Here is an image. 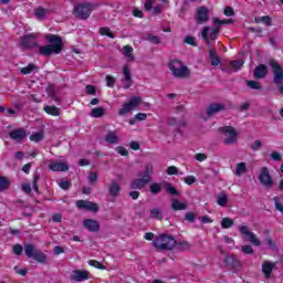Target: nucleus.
Instances as JSON below:
<instances>
[{
  "label": "nucleus",
  "mask_w": 283,
  "mask_h": 283,
  "mask_svg": "<svg viewBox=\"0 0 283 283\" xmlns=\"http://www.w3.org/2000/svg\"><path fill=\"white\" fill-rule=\"evenodd\" d=\"M45 39L50 44L40 46V54L43 56H50V54H61V50H63V40L61 36L48 34Z\"/></svg>",
  "instance_id": "f257e3e1"
},
{
  "label": "nucleus",
  "mask_w": 283,
  "mask_h": 283,
  "mask_svg": "<svg viewBox=\"0 0 283 283\" xmlns=\"http://www.w3.org/2000/svg\"><path fill=\"white\" fill-rule=\"evenodd\" d=\"M168 67L175 78H189L191 76V70L185 65L180 60H171L168 63Z\"/></svg>",
  "instance_id": "f03ea898"
},
{
  "label": "nucleus",
  "mask_w": 283,
  "mask_h": 283,
  "mask_svg": "<svg viewBox=\"0 0 283 283\" xmlns=\"http://www.w3.org/2000/svg\"><path fill=\"white\" fill-rule=\"evenodd\" d=\"M153 244L158 251H171L176 247V239L167 234H160L154 240Z\"/></svg>",
  "instance_id": "7ed1b4c3"
},
{
  "label": "nucleus",
  "mask_w": 283,
  "mask_h": 283,
  "mask_svg": "<svg viewBox=\"0 0 283 283\" xmlns=\"http://www.w3.org/2000/svg\"><path fill=\"white\" fill-rule=\"evenodd\" d=\"M239 233H241L245 242H250L253 247H262V240L248 226H239Z\"/></svg>",
  "instance_id": "20e7f679"
},
{
  "label": "nucleus",
  "mask_w": 283,
  "mask_h": 283,
  "mask_svg": "<svg viewBox=\"0 0 283 283\" xmlns=\"http://www.w3.org/2000/svg\"><path fill=\"white\" fill-rule=\"evenodd\" d=\"M223 134V145H235L238 144V130L231 126H224L221 128Z\"/></svg>",
  "instance_id": "39448f33"
},
{
  "label": "nucleus",
  "mask_w": 283,
  "mask_h": 283,
  "mask_svg": "<svg viewBox=\"0 0 283 283\" xmlns=\"http://www.w3.org/2000/svg\"><path fill=\"white\" fill-rule=\"evenodd\" d=\"M218 34H220V27H203L201 31V36L208 46L211 45V41H216Z\"/></svg>",
  "instance_id": "423d86ee"
},
{
  "label": "nucleus",
  "mask_w": 283,
  "mask_h": 283,
  "mask_svg": "<svg viewBox=\"0 0 283 283\" xmlns=\"http://www.w3.org/2000/svg\"><path fill=\"white\" fill-rule=\"evenodd\" d=\"M90 14H92V4L80 3L75 6L74 15L77 19H90Z\"/></svg>",
  "instance_id": "0eeeda50"
},
{
  "label": "nucleus",
  "mask_w": 283,
  "mask_h": 283,
  "mask_svg": "<svg viewBox=\"0 0 283 283\" xmlns=\"http://www.w3.org/2000/svg\"><path fill=\"white\" fill-rule=\"evenodd\" d=\"M270 67L274 74L273 81L276 85H283V70L282 65L277 63L275 60H270L269 62Z\"/></svg>",
  "instance_id": "6e6552de"
},
{
  "label": "nucleus",
  "mask_w": 283,
  "mask_h": 283,
  "mask_svg": "<svg viewBox=\"0 0 283 283\" xmlns=\"http://www.w3.org/2000/svg\"><path fill=\"white\" fill-rule=\"evenodd\" d=\"M259 180L263 187L266 189H271L273 187V177H271V174L269 172V168L262 167L260 169Z\"/></svg>",
  "instance_id": "1a4fd4ad"
},
{
  "label": "nucleus",
  "mask_w": 283,
  "mask_h": 283,
  "mask_svg": "<svg viewBox=\"0 0 283 283\" xmlns=\"http://www.w3.org/2000/svg\"><path fill=\"white\" fill-rule=\"evenodd\" d=\"M133 80H132V67L126 64L123 66V78H122V85L124 90H129L133 85Z\"/></svg>",
  "instance_id": "9d476101"
},
{
  "label": "nucleus",
  "mask_w": 283,
  "mask_h": 283,
  "mask_svg": "<svg viewBox=\"0 0 283 283\" xmlns=\"http://www.w3.org/2000/svg\"><path fill=\"white\" fill-rule=\"evenodd\" d=\"M151 180L149 177H144V175H139L138 178L134 179L132 181V189H144V187H147Z\"/></svg>",
  "instance_id": "9b49d317"
},
{
  "label": "nucleus",
  "mask_w": 283,
  "mask_h": 283,
  "mask_svg": "<svg viewBox=\"0 0 283 283\" xmlns=\"http://www.w3.org/2000/svg\"><path fill=\"white\" fill-rule=\"evenodd\" d=\"M36 45V34L31 33L29 35H25L21 41V48L24 50H28L30 48H35Z\"/></svg>",
  "instance_id": "f8f14e48"
},
{
  "label": "nucleus",
  "mask_w": 283,
  "mask_h": 283,
  "mask_svg": "<svg viewBox=\"0 0 283 283\" xmlns=\"http://www.w3.org/2000/svg\"><path fill=\"white\" fill-rule=\"evenodd\" d=\"M207 21H209V9L206 7H200L197 10V23L202 25L203 23H207Z\"/></svg>",
  "instance_id": "ddd939ff"
},
{
  "label": "nucleus",
  "mask_w": 283,
  "mask_h": 283,
  "mask_svg": "<svg viewBox=\"0 0 283 283\" xmlns=\"http://www.w3.org/2000/svg\"><path fill=\"white\" fill-rule=\"evenodd\" d=\"M71 280H73V282H85V280H90V272L85 270H75L71 275Z\"/></svg>",
  "instance_id": "4468645a"
},
{
  "label": "nucleus",
  "mask_w": 283,
  "mask_h": 283,
  "mask_svg": "<svg viewBox=\"0 0 283 283\" xmlns=\"http://www.w3.org/2000/svg\"><path fill=\"white\" fill-rule=\"evenodd\" d=\"M76 207L77 209H86V211H93V212L98 211V205L92 201L78 200L76 201Z\"/></svg>",
  "instance_id": "2eb2a0df"
},
{
  "label": "nucleus",
  "mask_w": 283,
  "mask_h": 283,
  "mask_svg": "<svg viewBox=\"0 0 283 283\" xmlns=\"http://www.w3.org/2000/svg\"><path fill=\"white\" fill-rule=\"evenodd\" d=\"M51 171H69L70 166L65 161H51L49 165Z\"/></svg>",
  "instance_id": "dca6fc26"
},
{
  "label": "nucleus",
  "mask_w": 283,
  "mask_h": 283,
  "mask_svg": "<svg viewBox=\"0 0 283 283\" xmlns=\"http://www.w3.org/2000/svg\"><path fill=\"white\" fill-rule=\"evenodd\" d=\"M242 65H244V61H230L229 66L223 69L224 72L228 74H231V72H238L239 70H242Z\"/></svg>",
  "instance_id": "f3484780"
},
{
  "label": "nucleus",
  "mask_w": 283,
  "mask_h": 283,
  "mask_svg": "<svg viewBox=\"0 0 283 283\" xmlns=\"http://www.w3.org/2000/svg\"><path fill=\"white\" fill-rule=\"evenodd\" d=\"M83 224H84V229H87V231L96 232V231H99L101 229V224L98 223V221L93 219L84 220Z\"/></svg>",
  "instance_id": "a211bd4d"
},
{
  "label": "nucleus",
  "mask_w": 283,
  "mask_h": 283,
  "mask_svg": "<svg viewBox=\"0 0 283 283\" xmlns=\"http://www.w3.org/2000/svg\"><path fill=\"white\" fill-rule=\"evenodd\" d=\"M120 54L124 55V57L126 59V61L128 63H132L135 61L134 57V48H132L130 45H125L123 46V49L120 50Z\"/></svg>",
  "instance_id": "6ab92c4d"
},
{
  "label": "nucleus",
  "mask_w": 283,
  "mask_h": 283,
  "mask_svg": "<svg viewBox=\"0 0 283 283\" xmlns=\"http://www.w3.org/2000/svg\"><path fill=\"white\" fill-rule=\"evenodd\" d=\"M273 269H275V263L271 261H264L262 263V273L264 274V277H266V280L271 277V273H273Z\"/></svg>",
  "instance_id": "aec40b11"
},
{
  "label": "nucleus",
  "mask_w": 283,
  "mask_h": 283,
  "mask_svg": "<svg viewBox=\"0 0 283 283\" xmlns=\"http://www.w3.org/2000/svg\"><path fill=\"white\" fill-rule=\"evenodd\" d=\"M108 193L111 198H118V193H120V185H118V181H111L108 185Z\"/></svg>",
  "instance_id": "412c9836"
},
{
  "label": "nucleus",
  "mask_w": 283,
  "mask_h": 283,
  "mask_svg": "<svg viewBox=\"0 0 283 283\" xmlns=\"http://www.w3.org/2000/svg\"><path fill=\"white\" fill-rule=\"evenodd\" d=\"M105 140L108 145H118L120 137H118V133H116V130H112L105 135Z\"/></svg>",
  "instance_id": "4be33fe9"
},
{
  "label": "nucleus",
  "mask_w": 283,
  "mask_h": 283,
  "mask_svg": "<svg viewBox=\"0 0 283 283\" xmlns=\"http://www.w3.org/2000/svg\"><path fill=\"white\" fill-rule=\"evenodd\" d=\"M219 112H224V104H211L207 109L208 116H213L216 114H219Z\"/></svg>",
  "instance_id": "5701e85b"
},
{
  "label": "nucleus",
  "mask_w": 283,
  "mask_h": 283,
  "mask_svg": "<svg viewBox=\"0 0 283 283\" xmlns=\"http://www.w3.org/2000/svg\"><path fill=\"white\" fill-rule=\"evenodd\" d=\"M249 171V168H247V164L244 161L238 163L234 166V176L240 178L241 176H244Z\"/></svg>",
  "instance_id": "b1692460"
},
{
  "label": "nucleus",
  "mask_w": 283,
  "mask_h": 283,
  "mask_svg": "<svg viewBox=\"0 0 283 283\" xmlns=\"http://www.w3.org/2000/svg\"><path fill=\"white\" fill-rule=\"evenodd\" d=\"M269 74V69L264 64H260L254 70V78H264Z\"/></svg>",
  "instance_id": "393cba45"
},
{
  "label": "nucleus",
  "mask_w": 283,
  "mask_h": 283,
  "mask_svg": "<svg viewBox=\"0 0 283 283\" xmlns=\"http://www.w3.org/2000/svg\"><path fill=\"white\" fill-rule=\"evenodd\" d=\"M224 263L227 264V266H231V269L240 266V261H238V258H235V255H226Z\"/></svg>",
  "instance_id": "a878e982"
},
{
  "label": "nucleus",
  "mask_w": 283,
  "mask_h": 283,
  "mask_svg": "<svg viewBox=\"0 0 283 283\" xmlns=\"http://www.w3.org/2000/svg\"><path fill=\"white\" fill-rule=\"evenodd\" d=\"M10 138H12V140H17L18 143L23 140V138H25L27 134L23 129H17L13 130L11 133H9Z\"/></svg>",
  "instance_id": "bb28decb"
},
{
  "label": "nucleus",
  "mask_w": 283,
  "mask_h": 283,
  "mask_svg": "<svg viewBox=\"0 0 283 283\" xmlns=\"http://www.w3.org/2000/svg\"><path fill=\"white\" fill-rule=\"evenodd\" d=\"M105 113H106V109L104 107H94L91 111L90 116L92 118H101V117L105 116Z\"/></svg>",
  "instance_id": "cd10ccee"
},
{
  "label": "nucleus",
  "mask_w": 283,
  "mask_h": 283,
  "mask_svg": "<svg viewBox=\"0 0 283 283\" xmlns=\"http://www.w3.org/2000/svg\"><path fill=\"white\" fill-rule=\"evenodd\" d=\"M171 209H174V211H185L187 203H182L178 199H172Z\"/></svg>",
  "instance_id": "c85d7f7f"
},
{
  "label": "nucleus",
  "mask_w": 283,
  "mask_h": 283,
  "mask_svg": "<svg viewBox=\"0 0 283 283\" xmlns=\"http://www.w3.org/2000/svg\"><path fill=\"white\" fill-rule=\"evenodd\" d=\"M229 202V196L226 192H220L217 196V205L224 207Z\"/></svg>",
  "instance_id": "c756f323"
},
{
  "label": "nucleus",
  "mask_w": 283,
  "mask_h": 283,
  "mask_svg": "<svg viewBox=\"0 0 283 283\" xmlns=\"http://www.w3.org/2000/svg\"><path fill=\"white\" fill-rule=\"evenodd\" d=\"M209 59L211 65H213L214 67L218 66V64L220 63V57L218 56V53H216L213 49L209 50Z\"/></svg>",
  "instance_id": "7c9ffc66"
},
{
  "label": "nucleus",
  "mask_w": 283,
  "mask_h": 283,
  "mask_svg": "<svg viewBox=\"0 0 283 283\" xmlns=\"http://www.w3.org/2000/svg\"><path fill=\"white\" fill-rule=\"evenodd\" d=\"M44 112L50 116H61V109L56 106H44Z\"/></svg>",
  "instance_id": "2f4dec72"
},
{
  "label": "nucleus",
  "mask_w": 283,
  "mask_h": 283,
  "mask_svg": "<svg viewBox=\"0 0 283 283\" xmlns=\"http://www.w3.org/2000/svg\"><path fill=\"white\" fill-rule=\"evenodd\" d=\"M33 260H35L36 262H40L41 264H45V262H48V256L45 255V253L41 251H36L33 254Z\"/></svg>",
  "instance_id": "473e14b6"
},
{
  "label": "nucleus",
  "mask_w": 283,
  "mask_h": 283,
  "mask_svg": "<svg viewBox=\"0 0 283 283\" xmlns=\"http://www.w3.org/2000/svg\"><path fill=\"white\" fill-rule=\"evenodd\" d=\"M151 174H154V165L147 164L145 166L144 172L140 175L144 176L145 178H148V180H151Z\"/></svg>",
  "instance_id": "72a5a7b5"
},
{
  "label": "nucleus",
  "mask_w": 283,
  "mask_h": 283,
  "mask_svg": "<svg viewBox=\"0 0 283 283\" xmlns=\"http://www.w3.org/2000/svg\"><path fill=\"white\" fill-rule=\"evenodd\" d=\"M140 103H143V98L134 96L128 102V105H130L132 109H136V107H140Z\"/></svg>",
  "instance_id": "f704fd0d"
},
{
  "label": "nucleus",
  "mask_w": 283,
  "mask_h": 283,
  "mask_svg": "<svg viewBox=\"0 0 283 283\" xmlns=\"http://www.w3.org/2000/svg\"><path fill=\"white\" fill-rule=\"evenodd\" d=\"M24 252L28 258H34V253H36V250L34 249V245L27 244L24 245Z\"/></svg>",
  "instance_id": "c9c22d12"
},
{
  "label": "nucleus",
  "mask_w": 283,
  "mask_h": 283,
  "mask_svg": "<svg viewBox=\"0 0 283 283\" xmlns=\"http://www.w3.org/2000/svg\"><path fill=\"white\" fill-rule=\"evenodd\" d=\"M231 227H233V219L226 217L221 220L222 229H231Z\"/></svg>",
  "instance_id": "e433bc0d"
},
{
  "label": "nucleus",
  "mask_w": 283,
  "mask_h": 283,
  "mask_svg": "<svg viewBox=\"0 0 283 283\" xmlns=\"http://www.w3.org/2000/svg\"><path fill=\"white\" fill-rule=\"evenodd\" d=\"M35 17L36 19H39L40 21H43V19H45V17H48V10L43 9V8H38L35 10Z\"/></svg>",
  "instance_id": "4c0bfd02"
},
{
  "label": "nucleus",
  "mask_w": 283,
  "mask_h": 283,
  "mask_svg": "<svg viewBox=\"0 0 283 283\" xmlns=\"http://www.w3.org/2000/svg\"><path fill=\"white\" fill-rule=\"evenodd\" d=\"M150 218H153L154 220H163V212L160 211V209L155 208L150 210Z\"/></svg>",
  "instance_id": "58836bf2"
},
{
  "label": "nucleus",
  "mask_w": 283,
  "mask_h": 283,
  "mask_svg": "<svg viewBox=\"0 0 283 283\" xmlns=\"http://www.w3.org/2000/svg\"><path fill=\"white\" fill-rule=\"evenodd\" d=\"M43 132H38L30 136V140H32V143H41V140H43Z\"/></svg>",
  "instance_id": "ea45409f"
},
{
  "label": "nucleus",
  "mask_w": 283,
  "mask_h": 283,
  "mask_svg": "<svg viewBox=\"0 0 283 283\" xmlns=\"http://www.w3.org/2000/svg\"><path fill=\"white\" fill-rule=\"evenodd\" d=\"M149 189H150V193L156 195V193H160V191H163V186L160 184L155 182L149 186Z\"/></svg>",
  "instance_id": "a19ab883"
},
{
  "label": "nucleus",
  "mask_w": 283,
  "mask_h": 283,
  "mask_svg": "<svg viewBox=\"0 0 283 283\" xmlns=\"http://www.w3.org/2000/svg\"><path fill=\"white\" fill-rule=\"evenodd\" d=\"M132 106L129 105V103H125L122 108L119 109L118 114L119 116H125V114H129V112H132Z\"/></svg>",
  "instance_id": "79ce46f5"
},
{
  "label": "nucleus",
  "mask_w": 283,
  "mask_h": 283,
  "mask_svg": "<svg viewBox=\"0 0 283 283\" xmlns=\"http://www.w3.org/2000/svg\"><path fill=\"white\" fill-rule=\"evenodd\" d=\"M250 149H252V151H260V150L262 149V140L255 139V140L250 145Z\"/></svg>",
  "instance_id": "37998d69"
},
{
  "label": "nucleus",
  "mask_w": 283,
  "mask_h": 283,
  "mask_svg": "<svg viewBox=\"0 0 283 283\" xmlns=\"http://www.w3.org/2000/svg\"><path fill=\"white\" fill-rule=\"evenodd\" d=\"M255 23H264V25H271V17L264 15L261 18H255Z\"/></svg>",
  "instance_id": "c03bdc74"
},
{
  "label": "nucleus",
  "mask_w": 283,
  "mask_h": 283,
  "mask_svg": "<svg viewBox=\"0 0 283 283\" xmlns=\"http://www.w3.org/2000/svg\"><path fill=\"white\" fill-rule=\"evenodd\" d=\"M10 187V181L6 177H0V191H6Z\"/></svg>",
  "instance_id": "a18cd8bd"
},
{
  "label": "nucleus",
  "mask_w": 283,
  "mask_h": 283,
  "mask_svg": "<svg viewBox=\"0 0 283 283\" xmlns=\"http://www.w3.org/2000/svg\"><path fill=\"white\" fill-rule=\"evenodd\" d=\"M99 34H102V36H108L109 39H114V33H112V30H109V28H101Z\"/></svg>",
  "instance_id": "49530a36"
},
{
  "label": "nucleus",
  "mask_w": 283,
  "mask_h": 283,
  "mask_svg": "<svg viewBox=\"0 0 283 283\" xmlns=\"http://www.w3.org/2000/svg\"><path fill=\"white\" fill-rule=\"evenodd\" d=\"M90 266H94V269H99L101 271H105V266L103 263L96 261V260H90L88 261Z\"/></svg>",
  "instance_id": "de8ad7c7"
},
{
  "label": "nucleus",
  "mask_w": 283,
  "mask_h": 283,
  "mask_svg": "<svg viewBox=\"0 0 283 283\" xmlns=\"http://www.w3.org/2000/svg\"><path fill=\"white\" fill-rule=\"evenodd\" d=\"M36 70V66L34 64H29L25 67L21 69V74H31V72H34Z\"/></svg>",
  "instance_id": "09e8293b"
},
{
  "label": "nucleus",
  "mask_w": 283,
  "mask_h": 283,
  "mask_svg": "<svg viewBox=\"0 0 283 283\" xmlns=\"http://www.w3.org/2000/svg\"><path fill=\"white\" fill-rule=\"evenodd\" d=\"M146 41H149V43H153L154 45H158V43H160V39L154 34L147 35Z\"/></svg>",
  "instance_id": "8fccbe9b"
},
{
  "label": "nucleus",
  "mask_w": 283,
  "mask_h": 283,
  "mask_svg": "<svg viewBox=\"0 0 283 283\" xmlns=\"http://www.w3.org/2000/svg\"><path fill=\"white\" fill-rule=\"evenodd\" d=\"M248 87H250L251 90H262V85H260V82H255V81H248L247 82Z\"/></svg>",
  "instance_id": "3c124183"
},
{
  "label": "nucleus",
  "mask_w": 283,
  "mask_h": 283,
  "mask_svg": "<svg viewBox=\"0 0 283 283\" xmlns=\"http://www.w3.org/2000/svg\"><path fill=\"white\" fill-rule=\"evenodd\" d=\"M241 251L245 255H253V247H251L249 244L241 247Z\"/></svg>",
  "instance_id": "603ef678"
},
{
  "label": "nucleus",
  "mask_w": 283,
  "mask_h": 283,
  "mask_svg": "<svg viewBox=\"0 0 283 283\" xmlns=\"http://www.w3.org/2000/svg\"><path fill=\"white\" fill-rule=\"evenodd\" d=\"M166 190L168 193H171V196H180V192H178V190H176L171 184L166 185Z\"/></svg>",
  "instance_id": "864d4df0"
},
{
  "label": "nucleus",
  "mask_w": 283,
  "mask_h": 283,
  "mask_svg": "<svg viewBox=\"0 0 283 283\" xmlns=\"http://www.w3.org/2000/svg\"><path fill=\"white\" fill-rule=\"evenodd\" d=\"M39 178H41V176L39 175V172H35L34 177H33V182H32V187L33 190L39 192Z\"/></svg>",
  "instance_id": "5fc2aeb1"
},
{
  "label": "nucleus",
  "mask_w": 283,
  "mask_h": 283,
  "mask_svg": "<svg viewBox=\"0 0 283 283\" xmlns=\"http://www.w3.org/2000/svg\"><path fill=\"white\" fill-rule=\"evenodd\" d=\"M264 244H266L269 249H275V241H273V238L271 237L264 239Z\"/></svg>",
  "instance_id": "6e6d98bb"
},
{
  "label": "nucleus",
  "mask_w": 283,
  "mask_h": 283,
  "mask_svg": "<svg viewBox=\"0 0 283 283\" xmlns=\"http://www.w3.org/2000/svg\"><path fill=\"white\" fill-rule=\"evenodd\" d=\"M166 174H168V176H178V168L176 166H170L167 168Z\"/></svg>",
  "instance_id": "4d7b16f0"
},
{
  "label": "nucleus",
  "mask_w": 283,
  "mask_h": 283,
  "mask_svg": "<svg viewBox=\"0 0 283 283\" xmlns=\"http://www.w3.org/2000/svg\"><path fill=\"white\" fill-rule=\"evenodd\" d=\"M274 206H275V209L277 211L283 213V205H282V202H280V198L279 197H274Z\"/></svg>",
  "instance_id": "13d9d810"
},
{
  "label": "nucleus",
  "mask_w": 283,
  "mask_h": 283,
  "mask_svg": "<svg viewBox=\"0 0 283 283\" xmlns=\"http://www.w3.org/2000/svg\"><path fill=\"white\" fill-rule=\"evenodd\" d=\"M182 180L186 185L191 186L196 182V177L195 176H187V177H184Z\"/></svg>",
  "instance_id": "bf43d9fd"
},
{
  "label": "nucleus",
  "mask_w": 283,
  "mask_h": 283,
  "mask_svg": "<svg viewBox=\"0 0 283 283\" xmlns=\"http://www.w3.org/2000/svg\"><path fill=\"white\" fill-rule=\"evenodd\" d=\"M270 157H271L272 160H274L275 163H280V160H282V154H280V153H277V151L271 153Z\"/></svg>",
  "instance_id": "052dcab7"
},
{
  "label": "nucleus",
  "mask_w": 283,
  "mask_h": 283,
  "mask_svg": "<svg viewBox=\"0 0 283 283\" xmlns=\"http://www.w3.org/2000/svg\"><path fill=\"white\" fill-rule=\"evenodd\" d=\"M96 180H98V174L96 172H90L88 174V182L91 185H94V182H96Z\"/></svg>",
  "instance_id": "680f3d73"
},
{
  "label": "nucleus",
  "mask_w": 283,
  "mask_h": 283,
  "mask_svg": "<svg viewBox=\"0 0 283 283\" xmlns=\"http://www.w3.org/2000/svg\"><path fill=\"white\" fill-rule=\"evenodd\" d=\"M115 83H116V80L114 78V76H111V75L106 76L107 87H114Z\"/></svg>",
  "instance_id": "e2e57ef3"
},
{
  "label": "nucleus",
  "mask_w": 283,
  "mask_h": 283,
  "mask_svg": "<svg viewBox=\"0 0 283 283\" xmlns=\"http://www.w3.org/2000/svg\"><path fill=\"white\" fill-rule=\"evenodd\" d=\"M85 90L86 94H90L91 96H96V87H94L93 85H87Z\"/></svg>",
  "instance_id": "0e129e2a"
},
{
  "label": "nucleus",
  "mask_w": 283,
  "mask_h": 283,
  "mask_svg": "<svg viewBox=\"0 0 283 283\" xmlns=\"http://www.w3.org/2000/svg\"><path fill=\"white\" fill-rule=\"evenodd\" d=\"M224 23H231V20H220L218 18L213 19V24L214 25H224Z\"/></svg>",
  "instance_id": "69168bd1"
},
{
  "label": "nucleus",
  "mask_w": 283,
  "mask_h": 283,
  "mask_svg": "<svg viewBox=\"0 0 283 283\" xmlns=\"http://www.w3.org/2000/svg\"><path fill=\"white\" fill-rule=\"evenodd\" d=\"M116 151H117V154H119L120 156H127V149L125 148V147H123V146H119V147H117L116 148Z\"/></svg>",
  "instance_id": "338daca9"
},
{
  "label": "nucleus",
  "mask_w": 283,
  "mask_h": 283,
  "mask_svg": "<svg viewBox=\"0 0 283 283\" xmlns=\"http://www.w3.org/2000/svg\"><path fill=\"white\" fill-rule=\"evenodd\" d=\"M59 187H61V189H70V181L67 180H62L59 182Z\"/></svg>",
  "instance_id": "774afa93"
}]
</instances>
